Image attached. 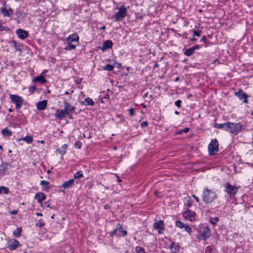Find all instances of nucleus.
<instances>
[{
    "instance_id": "41",
    "label": "nucleus",
    "mask_w": 253,
    "mask_h": 253,
    "mask_svg": "<svg viewBox=\"0 0 253 253\" xmlns=\"http://www.w3.org/2000/svg\"><path fill=\"white\" fill-rule=\"evenodd\" d=\"M224 124H216L214 126L216 128H221V129H223V127H224Z\"/></svg>"
},
{
    "instance_id": "38",
    "label": "nucleus",
    "mask_w": 253,
    "mask_h": 253,
    "mask_svg": "<svg viewBox=\"0 0 253 253\" xmlns=\"http://www.w3.org/2000/svg\"><path fill=\"white\" fill-rule=\"evenodd\" d=\"M67 144H64L62 146V149H63V150H59V152L60 153V154H61V155H63L65 154L66 152H65V149L67 148Z\"/></svg>"
},
{
    "instance_id": "23",
    "label": "nucleus",
    "mask_w": 253,
    "mask_h": 253,
    "mask_svg": "<svg viewBox=\"0 0 253 253\" xmlns=\"http://www.w3.org/2000/svg\"><path fill=\"white\" fill-rule=\"evenodd\" d=\"M19 140H24L27 143H32L33 141V139L32 136L27 135L25 137L19 139Z\"/></svg>"
},
{
    "instance_id": "15",
    "label": "nucleus",
    "mask_w": 253,
    "mask_h": 253,
    "mask_svg": "<svg viewBox=\"0 0 253 253\" xmlns=\"http://www.w3.org/2000/svg\"><path fill=\"white\" fill-rule=\"evenodd\" d=\"M0 11L2 13L4 16L9 17L13 13V11L12 9H9L7 10L5 9V7H2L0 9Z\"/></svg>"
},
{
    "instance_id": "6",
    "label": "nucleus",
    "mask_w": 253,
    "mask_h": 253,
    "mask_svg": "<svg viewBox=\"0 0 253 253\" xmlns=\"http://www.w3.org/2000/svg\"><path fill=\"white\" fill-rule=\"evenodd\" d=\"M225 188L226 192L231 196H234L238 191L237 187L231 185L229 183L225 184Z\"/></svg>"
},
{
    "instance_id": "18",
    "label": "nucleus",
    "mask_w": 253,
    "mask_h": 253,
    "mask_svg": "<svg viewBox=\"0 0 253 253\" xmlns=\"http://www.w3.org/2000/svg\"><path fill=\"white\" fill-rule=\"evenodd\" d=\"M65 115L66 114L64 110H57L55 114V116L57 119H61L65 116Z\"/></svg>"
},
{
    "instance_id": "3",
    "label": "nucleus",
    "mask_w": 253,
    "mask_h": 253,
    "mask_svg": "<svg viewBox=\"0 0 253 253\" xmlns=\"http://www.w3.org/2000/svg\"><path fill=\"white\" fill-rule=\"evenodd\" d=\"M218 143L216 139L212 140L209 144L208 149L210 155H215L218 151Z\"/></svg>"
},
{
    "instance_id": "52",
    "label": "nucleus",
    "mask_w": 253,
    "mask_h": 253,
    "mask_svg": "<svg viewBox=\"0 0 253 253\" xmlns=\"http://www.w3.org/2000/svg\"><path fill=\"white\" fill-rule=\"evenodd\" d=\"M7 30H8V28L6 27L2 26L1 25H0V31Z\"/></svg>"
},
{
    "instance_id": "10",
    "label": "nucleus",
    "mask_w": 253,
    "mask_h": 253,
    "mask_svg": "<svg viewBox=\"0 0 253 253\" xmlns=\"http://www.w3.org/2000/svg\"><path fill=\"white\" fill-rule=\"evenodd\" d=\"M154 228L159 230V233H161V231L164 229V223L163 220H159L154 223Z\"/></svg>"
},
{
    "instance_id": "14",
    "label": "nucleus",
    "mask_w": 253,
    "mask_h": 253,
    "mask_svg": "<svg viewBox=\"0 0 253 253\" xmlns=\"http://www.w3.org/2000/svg\"><path fill=\"white\" fill-rule=\"evenodd\" d=\"M79 37L77 34H73L67 38L66 40L68 42H78L79 41Z\"/></svg>"
},
{
    "instance_id": "20",
    "label": "nucleus",
    "mask_w": 253,
    "mask_h": 253,
    "mask_svg": "<svg viewBox=\"0 0 253 253\" xmlns=\"http://www.w3.org/2000/svg\"><path fill=\"white\" fill-rule=\"evenodd\" d=\"M33 81L34 82H40V83L43 84V83H45L46 82V80L44 79L43 76L41 75V76H38V77H37L35 78L33 80Z\"/></svg>"
},
{
    "instance_id": "46",
    "label": "nucleus",
    "mask_w": 253,
    "mask_h": 253,
    "mask_svg": "<svg viewBox=\"0 0 253 253\" xmlns=\"http://www.w3.org/2000/svg\"><path fill=\"white\" fill-rule=\"evenodd\" d=\"M201 35V31H194V36H198V37H200Z\"/></svg>"
},
{
    "instance_id": "61",
    "label": "nucleus",
    "mask_w": 253,
    "mask_h": 253,
    "mask_svg": "<svg viewBox=\"0 0 253 253\" xmlns=\"http://www.w3.org/2000/svg\"><path fill=\"white\" fill-rule=\"evenodd\" d=\"M206 41V38L205 37H203L201 39V41L202 42H205Z\"/></svg>"
},
{
    "instance_id": "25",
    "label": "nucleus",
    "mask_w": 253,
    "mask_h": 253,
    "mask_svg": "<svg viewBox=\"0 0 253 253\" xmlns=\"http://www.w3.org/2000/svg\"><path fill=\"white\" fill-rule=\"evenodd\" d=\"M1 133L4 136H9L11 135L12 132L9 130L7 128H4L2 130Z\"/></svg>"
},
{
    "instance_id": "7",
    "label": "nucleus",
    "mask_w": 253,
    "mask_h": 253,
    "mask_svg": "<svg viewBox=\"0 0 253 253\" xmlns=\"http://www.w3.org/2000/svg\"><path fill=\"white\" fill-rule=\"evenodd\" d=\"M183 216L187 220L190 221H194L196 219L195 213L190 210H187L183 212Z\"/></svg>"
},
{
    "instance_id": "50",
    "label": "nucleus",
    "mask_w": 253,
    "mask_h": 253,
    "mask_svg": "<svg viewBox=\"0 0 253 253\" xmlns=\"http://www.w3.org/2000/svg\"><path fill=\"white\" fill-rule=\"evenodd\" d=\"M129 115L130 116H133L134 115V109L133 108H130L129 109Z\"/></svg>"
},
{
    "instance_id": "36",
    "label": "nucleus",
    "mask_w": 253,
    "mask_h": 253,
    "mask_svg": "<svg viewBox=\"0 0 253 253\" xmlns=\"http://www.w3.org/2000/svg\"><path fill=\"white\" fill-rule=\"evenodd\" d=\"M135 251L137 253H140L141 252H142L143 253H144V249L139 246H137L135 248Z\"/></svg>"
},
{
    "instance_id": "40",
    "label": "nucleus",
    "mask_w": 253,
    "mask_h": 253,
    "mask_svg": "<svg viewBox=\"0 0 253 253\" xmlns=\"http://www.w3.org/2000/svg\"><path fill=\"white\" fill-rule=\"evenodd\" d=\"M183 228H185V230L189 233H191L192 231L191 228L188 225L185 224Z\"/></svg>"
},
{
    "instance_id": "4",
    "label": "nucleus",
    "mask_w": 253,
    "mask_h": 253,
    "mask_svg": "<svg viewBox=\"0 0 253 253\" xmlns=\"http://www.w3.org/2000/svg\"><path fill=\"white\" fill-rule=\"evenodd\" d=\"M126 8L124 6H121L119 9L115 16V20L117 21L122 20L125 16L126 13Z\"/></svg>"
},
{
    "instance_id": "8",
    "label": "nucleus",
    "mask_w": 253,
    "mask_h": 253,
    "mask_svg": "<svg viewBox=\"0 0 253 253\" xmlns=\"http://www.w3.org/2000/svg\"><path fill=\"white\" fill-rule=\"evenodd\" d=\"M7 248L10 250H14L20 245L19 242L16 239H12L8 240Z\"/></svg>"
},
{
    "instance_id": "56",
    "label": "nucleus",
    "mask_w": 253,
    "mask_h": 253,
    "mask_svg": "<svg viewBox=\"0 0 253 253\" xmlns=\"http://www.w3.org/2000/svg\"><path fill=\"white\" fill-rule=\"evenodd\" d=\"M199 48V45H196L195 46L192 47V48L194 50H195V49H198Z\"/></svg>"
},
{
    "instance_id": "16",
    "label": "nucleus",
    "mask_w": 253,
    "mask_h": 253,
    "mask_svg": "<svg viewBox=\"0 0 253 253\" xmlns=\"http://www.w3.org/2000/svg\"><path fill=\"white\" fill-rule=\"evenodd\" d=\"M113 42L111 41L107 40L104 42L102 46V50H104L106 49L111 48L112 47Z\"/></svg>"
},
{
    "instance_id": "28",
    "label": "nucleus",
    "mask_w": 253,
    "mask_h": 253,
    "mask_svg": "<svg viewBox=\"0 0 253 253\" xmlns=\"http://www.w3.org/2000/svg\"><path fill=\"white\" fill-rule=\"evenodd\" d=\"M194 51V50H193L192 47H191L186 49L184 53L186 56H190L193 53Z\"/></svg>"
},
{
    "instance_id": "26",
    "label": "nucleus",
    "mask_w": 253,
    "mask_h": 253,
    "mask_svg": "<svg viewBox=\"0 0 253 253\" xmlns=\"http://www.w3.org/2000/svg\"><path fill=\"white\" fill-rule=\"evenodd\" d=\"M41 184L43 187V188L45 190H47L49 189L48 182H47L46 181L42 180V181H41Z\"/></svg>"
},
{
    "instance_id": "45",
    "label": "nucleus",
    "mask_w": 253,
    "mask_h": 253,
    "mask_svg": "<svg viewBox=\"0 0 253 253\" xmlns=\"http://www.w3.org/2000/svg\"><path fill=\"white\" fill-rule=\"evenodd\" d=\"M37 226H39L40 227H42L44 226V223L42 222V220H40L39 223H37Z\"/></svg>"
},
{
    "instance_id": "30",
    "label": "nucleus",
    "mask_w": 253,
    "mask_h": 253,
    "mask_svg": "<svg viewBox=\"0 0 253 253\" xmlns=\"http://www.w3.org/2000/svg\"><path fill=\"white\" fill-rule=\"evenodd\" d=\"M76 48V45L72 44L70 42H68V45L65 47V50H71Z\"/></svg>"
},
{
    "instance_id": "37",
    "label": "nucleus",
    "mask_w": 253,
    "mask_h": 253,
    "mask_svg": "<svg viewBox=\"0 0 253 253\" xmlns=\"http://www.w3.org/2000/svg\"><path fill=\"white\" fill-rule=\"evenodd\" d=\"M189 130V128H185L183 129L180 130L177 132H176V134H181L183 132H187Z\"/></svg>"
},
{
    "instance_id": "42",
    "label": "nucleus",
    "mask_w": 253,
    "mask_h": 253,
    "mask_svg": "<svg viewBox=\"0 0 253 253\" xmlns=\"http://www.w3.org/2000/svg\"><path fill=\"white\" fill-rule=\"evenodd\" d=\"M36 89V86L35 85L31 86L29 87V91H30L31 93H33Z\"/></svg>"
},
{
    "instance_id": "19",
    "label": "nucleus",
    "mask_w": 253,
    "mask_h": 253,
    "mask_svg": "<svg viewBox=\"0 0 253 253\" xmlns=\"http://www.w3.org/2000/svg\"><path fill=\"white\" fill-rule=\"evenodd\" d=\"M74 182V180L73 179H71L69 180V181L65 182L62 184V187H63L65 188H67L71 187L73 185Z\"/></svg>"
},
{
    "instance_id": "58",
    "label": "nucleus",
    "mask_w": 253,
    "mask_h": 253,
    "mask_svg": "<svg viewBox=\"0 0 253 253\" xmlns=\"http://www.w3.org/2000/svg\"><path fill=\"white\" fill-rule=\"evenodd\" d=\"M192 196H193V197H194L195 198V199L196 200L197 202H199V200L198 198L196 197L195 195H193Z\"/></svg>"
},
{
    "instance_id": "44",
    "label": "nucleus",
    "mask_w": 253,
    "mask_h": 253,
    "mask_svg": "<svg viewBox=\"0 0 253 253\" xmlns=\"http://www.w3.org/2000/svg\"><path fill=\"white\" fill-rule=\"evenodd\" d=\"M123 227L122 226V225H121L120 224H118L117 225V229L116 230H119L120 231V232H121V231L123 230Z\"/></svg>"
},
{
    "instance_id": "17",
    "label": "nucleus",
    "mask_w": 253,
    "mask_h": 253,
    "mask_svg": "<svg viewBox=\"0 0 253 253\" xmlns=\"http://www.w3.org/2000/svg\"><path fill=\"white\" fill-rule=\"evenodd\" d=\"M46 198L45 195L42 193H38L35 195V198L37 199L38 202L41 203L43 200Z\"/></svg>"
},
{
    "instance_id": "34",
    "label": "nucleus",
    "mask_w": 253,
    "mask_h": 253,
    "mask_svg": "<svg viewBox=\"0 0 253 253\" xmlns=\"http://www.w3.org/2000/svg\"><path fill=\"white\" fill-rule=\"evenodd\" d=\"M82 177H83V174H82V171H77L74 175V177L76 179L80 178Z\"/></svg>"
},
{
    "instance_id": "32",
    "label": "nucleus",
    "mask_w": 253,
    "mask_h": 253,
    "mask_svg": "<svg viewBox=\"0 0 253 253\" xmlns=\"http://www.w3.org/2000/svg\"><path fill=\"white\" fill-rule=\"evenodd\" d=\"M114 66L111 65H107L104 67V69L105 70H107V71H112L114 69Z\"/></svg>"
},
{
    "instance_id": "63",
    "label": "nucleus",
    "mask_w": 253,
    "mask_h": 253,
    "mask_svg": "<svg viewBox=\"0 0 253 253\" xmlns=\"http://www.w3.org/2000/svg\"><path fill=\"white\" fill-rule=\"evenodd\" d=\"M117 177H118V182H121V181H122V180H121L120 179H119V177H118V176H117Z\"/></svg>"
},
{
    "instance_id": "35",
    "label": "nucleus",
    "mask_w": 253,
    "mask_h": 253,
    "mask_svg": "<svg viewBox=\"0 0 253 253\" xmlns=\"http://www.w3.org/2000/svg\"><path fill=\"white\" fill-rule=\"evenodd\" d=\"M176 225L180 228H183L184 227L185 224L180 221H176Z\"/></svg>"
},
{
    "instance_id": "5",
    "label": "nucleus",
    "mask_w": 253,
    "mask_h": 253,
    "mask_svg": "<svg viewBox=\"0 0 253 253\" xmlns=\"http://www.w3.org/2000/svg\"><path fill=\"white\" fill-rule=\"evenodd\" d=\"M10 99L13 103H15L16 109H19L21 107L23 102L21 97L17 95H10Z\"/></svg>"
},
{
    "instance_id": "21",
    "label": "nucleus",
    "mask_w": 253,
    "mask_h": 253,
    "mask_svg": "<svg viewBox=\"0 0 253 253\" xmlns=\"http://www.w3.org/2000/svg\"><path fill=\"white\" fill-rule=\"evenodd\" d=\"M202 236H203L204 239H206L210 236V230L208 228H206L203 232Z\"/></svg>"
},
{
    "instance_id": "1",
    "label": "nucleus",
    "mask_w": 253,
    "mask_h": 253,
    "mask_svg": "<svg viewBox=\"0 0 253 253\" xmlns=\"http://www.w3.org/2000/svg\"><path fill=\"white\" fill-rule=\"evenodd\" d=\"M203 200L206 204L211 203L215 197V194L208 189H206L203 194Z\"/></svg>"
},
{
    "instance_id": "43",
    "label": "nucleus",
    "mask_w": 253,
    "mask_h": 253,
    "mask_svg": "<svg viewBox=\"0 0 253 253\" xmlns=\"http://www.w3.org/2000/svg\"><path fill=\"white\" fill-rule=\"evenodd\" d=\"M75 145L76 147H78L79 149L81 148L82 147V143L80 142V141H76L75 143Z\"/></svg>"
},
{
    "instance_id": "57",
    "label": "nucleus",
    "mask_w": 253,
    "mask_h": 253,
    "mask_svg": "<svg viewBox=\"0 0 253 253\" xmlns=\"http://www.w3.org/2000/svg\"><path fill=\"white\" fill-rule=\"evenodd\" d=\"M121 232L123 233V236H126L127 235V232L126 230H124L123 229L121 231Z\"/></svg>"
},
{
    "instance_id": "12",
    "label": "nucleus",
    "mask_w": 253,
    "mask_h": 253,
    "mask_svg": "<svg viewBox=\"0 0 253 253\" xmlns=\"http://www.w3.org/2000/svg\"><path fill=\"white\" fill-rule=\"evenodd\" d=\"M64 111L65 112L66 115L69 114L70 112L74 111L75 108L72 106H71L69 103H67L66 101L64 102Z\"/></svg>"
},
{
    "instance_id": "39",
    "label": "nucleus",
    "mask_w": 253,
    "mask_h": 253,
    "mask_svg": "<svg viewBox=\"0 0 253 253\" xmlns=\"http://www.w3.org/2000/svg\"><path fill=\"white\" fill-rule=\"evenodd\" d=\"M218 220L219 219L217 217H215L214 218H211L210 219V222L212 224H215Z\"/></svg>"
},
{
    "instance_id": "24",
    "label": "nucleus",
    "mask_w": 253,
    "mask_h": 253,
    "mask_svg": "<svg viewBox=\"0 0 253 253\" xmlns=\"http://www.w3.org/2000/svg\"><path fill=\"white\" fill-rule=\"evenodd\" d=\"M7 169V164L5 163H2L0 166V173H2L4 174V172Z\"/></svg>"
},
{
    "instance_id": "59",
    "label": "nucleus",
    "mask_w": 253,
    "mask_h": 253,
    "mask_svg": "<svg viewBox=\"0 0 253 253\" xmlns=\"http://www.w3.org/2000/svg\"><path fill=\"white\" fill-rule=\"evenodd\" d=\"M187 205L188 207H191L192 206V204H191V203L190 201H188L187 202Z\"/></svg>"
},
{
    "instance_id": "47",
    "label": "nucleus",
    "mask_w": 253,
    "mask_h": 253,
    "mask_svg": "<svg viewBox=\"0 0 253 253\" xmlns=\"http://www.w3.org/2000/svg\"><path fill=\"white\" fill-rule=\"evenodd\" d=\"M12 42H13L14 43V45H15V48H16V50H17V51H19L20 52H21V51H22L20 47H17V46L16 45V42L13 41Z\"/></svg>"
},
{
    "instance_id": "31",
    "label": "nucleus",
    "mask_w": 253,
    "mask_h": 253,
    "mask_svg": "<svg viewBox=\"0 0 253 253\" xmlns=\"http://www.w3.org/2000/svg\"><path fill=\"white\" fill-rule=\"evenodd\" d=\"M2 191H3L5 194H8L9 192V189L7 187L1 186L0 187V194L2 193Z\"/></svg>"
},
{
    "instance_id": "11",
    "label": "nucleus",
    "mask_w": 253,
    "mask_h": 253,
    "mask_svg": "<svg viewBox=\"0 0 253 253\" xmlns=\"http://www.w3.org/2000/svg\"><path fill=\"white\" fill-rule=\"evenodd\" d=\"M16 33L19 38L21 39H25L28 36V33L27 31L23 29H18L16 31Z\"/></svg>"
},
{
    "instance_id": "64",
    "label": "nucleus",
    "mask_w": 253,
    "mask_h": 253,
    "mask_svg": "<svg viewBox=\"0 0 253 253\" xmlns=\"http://www.w3.org/2000/svg\"><path fill=\"white\" fill-rule=\"evenodd\" d=\"M51 219H54V214H53L51 217Z\"/></svg>"
},
{
    "instance_id": "60",
    "label": "nucleus",
    "mask_w": 253,
    "mask_h": 253,
    "mask_svg": "<svg viewBox=\"0 0 253 253\" xmlns=\"http://www.w3.org/2000/svg\"><path fill=\"white\" fill-rule=\"evenodd\" d=\"M110 208V206L108 205H105L104 206V209H108Z\"/></svg>"
},
{
    "instance_id": "29",
    "label": "nucleus",
    "mask_w": 253,
    "mask_h": 253,
    "mask_svg": "<svg viewBox=\"0 0 253 253\" xmlns=\"http://www.w3.org/2000/svg\"><path fill=\"white\" fill-rule=\"evenodd\" d=\"M22 229L21 228H17L15 231L13 232V235L16 237H19L21 235Z\"/></svg>"
},
{
    "instance_id": "49",
    "label": "nucleus",
    "mask_w": 253,
    "mask_h": 253,
    "mask_svg": "<svg viewBox=\"0 0 253 253\" xmlns=\"http://www.w3.org/2000/svg\"><path fill=\"white\" fill-rule=\"evenodd\" d=\"M181 100H178L177 101H176L175 102V105L177 106L178 107H179L181 106L180 105V103H181Z\"/></svg>"
},
{
    "instance_id": "22",
    "label": "nucleus",
    "mask_w": 253,
    "mask_h": 253,
    "mask_svg": "<svg viewBox=\"0 0 253 253\" xmlns=\"http://www.w3.org/2000/svg\"><path fill=\"white\" fill-rule=\"evenodd\" d=\"M170 249L173 253H175L179 250V246L175 245L173 242L171 243Z\"/></svg>"
},
{
    "instance_id": "9",
    "label": "nucleus",
    "mask_w": 253,
    "mask_h": 253,
    "mask_svg": "<svg viewBox=\"0 0 253 253\" xmlns=\"http://www.w3.org/2000/svg\"><path fill=\"white\" fill-rule=\"evenodd\" d=\"M236 96H238L240 99L242 100L244 99L243 102L247 103V98L248 95L246 94L242 89H240L238 92L235 93Z\"/></svg>"
},
{
    "instance_id": "51",
    "label": "nucleus",
    "mask_w": 253,
    "mask_h": 253,
    "mask_svg": "<svg viewBox=\"0 0 253 253\" xmlns=\"http://www.w3.org/2000/svg\"><path fill=\"white\" fill-rule=\"evenodd\" d=\"M148 125V123L146 121L143 122L141 123V126L142 127H143L144 126H146Z\"/></svg>"
},
{
    "instance_id": "55",
    "label": "nucleus",
    "mask_w": 253,
    "mask_h": 253,
    "mask_svg": "<svg viewBox=\"0 0 253 253\" xmlns=\"http://www.w3.org/2000/svg\"><path fill=\"white\" fill-rule=\"evenodd\" d=\"M154 195L158 198H161V197L159 196V192L157 191L154 192Z\"/></svg>"
},
{
    "instance_id": "33",
    "label": "nucleus",
    "mask_w": 253,
    "mask_h": 253,
    "mask_svg": "<svg viewBox=\"0 0 253 253\" xmlns=\"http://www.w3.org/2000/svg\"><path fill=\"white\" fill-rule=\"evenodd\" d=\"M224 126L223 129L226 131L230 132V126L231 125H229V122H228L227 123H224Z\"/></svg>"
},
{
    "instance_id": "48",
    "label": "nucleus",
    "mask_w": 253,
    "mask_h": 253,
    "mask_svg": "<svg viewBox=\"0 0 253 253\" xmlns=\"http://www.w3.org/2000/svg\"><path fill=\"white\" fill-rule=\"evenodd\" d=\"M206 252L209 253H212V249L211 247H208L206 249Z\"/></svg>"
},
{
    "instance_id": "13",
    "label": "nucleus",
    "mask_w": 253,
    "mask_h": 253,
    "mask_svg": "<svg viewBox=\"0 0 253 253\" xmlns=\"http://www.w3.org/2000/svg\"><path fill=\"white\" fill-rule=\"evenodd\" d=\"M47 105V100H44L41 101L39 102L37 104V108L39 111H42L44 110Z\"/></svg>"
},
{
    "instance_id": "62",
    "label": "nucleus",
    "mask_w": 253,
    "mask_h": 253,
    "mask_svg": "<svg viewBox=\"0 0 253 253\" xmlns=\"http://www.w3.org/2000/svg\"><path fill=\"white\" fill-rule=\"evenodd\" d=\"M36 214L38 216H42V213L37 212L36 213Z\"/></svg>"
},
{
    "instance_id": "54",
    "label": "nucleus",
    "mask_w": 253,
    "mask_h": 253,
    "mask_svg": "<svg viewBox=\"0 0 253 253\" xmlns=\"http://www.w3.org/2000/svg\"><path fill=\"white\" fill-rule=\"evenodd\" d=\"M17 213H18V211H16V210H13V211H12L10 212V213H11V214H14V215L17 214Z\"/></svg>"
},
{
    "instance_id": "27",
    "label": "nucleus",
    "mask_w": 253,
    "mask_h": 253,
    "mask_svg": "<svg viewBox=\"0 0 253 253\" xmlns=\"http://www.w3.org/2000/svg\"><path fill=\"white\" fill-rule=\"evenodd\" d=\"M85 104H84L83 102H82V104L85 105H93L94 103V101L90 98H86L84 100Z\"/></svg>"
},
{
    "instance_id": "53",
    "label": "nucleus",
    "mask_w": 253,
    "mask_h": 253,
    "mask_svg": "<svg viewBox=\"0 0 253 253\" xmlns=\"http://www.w3.org/2000/svg\"><path fill=\"white\" fill-rule=\"evenodd\" d=\"M117 230H115L111 233V236L113 237L116 235Z\"/></svg>"
},
{
    "instance_id": "2",
    "label": "nucleus",
    "mask_w": 253,
    "mask_h": 253,
    "mask_svg": "<svg viewBox=\"0 0 253 253\" xmlns=\"http://www.w3.org/2000/svg\"><path fill=\"white\" fill-rule=\"evenodd\" d=\"M229 125L230 126V132L235 134H237L242 130L245 129L241 123H233L229 122Z\"/></svg>"
}]
</instances>
